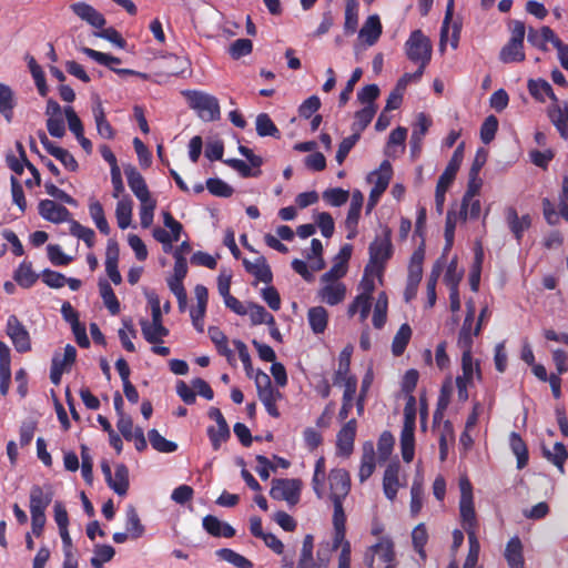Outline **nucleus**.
<instances>
[{"label": "nucleus", "instance_id": "1", "mask_svg": "<svg viewBox=\"0 0 568 568\" xmlns=\"http://www.w3.org/2000/svg\"><path fill=\"white\" fill-rule=\"evenodd\" d=\"M464 146L465 143L462 142L454 151L447 166L444 172L440 174L435 190V204L436 211L442 214L444 210L445 196L446 192L449 189L450 184L454 182L456 174L462 165L464 159Z\"/></svg>", "mask_w": 568, "mask_h": 568}, {"label": "nucleus", "instance_id": "2", "mask_svg": "<svg viewBox=\"0 0 568 568\" xmlns=\"http://www.w3.org/2000/svg\"><path fill=\"white\" fill-rule=\"evenodd\" d=\"M183 94L190 108L195 110L202 120L212 122L220 119L221 110L215 97L196 90H187Z\"/></svg>", "mask_w": 568, "mask_h": 568}, {"label": "nucleus", "instance_id": "3", "mask_svg": "<svg viewBox=\"0 0 568 568\" xmlns=\"http://www.w3.org/2000/svg\"><path fill=\"white\" fill-rule=\"evenodd\" d=\"M415 397L409 396L404 409V426L400 433L402 457L405 463H410L415 454Z\"/></svg>", "mask_w": 568, "mask_h": 568}, {"label": "nucleus", "instance_id": "4", "mask_svg": "<svg viewBox=\"0 0 568 568\" xmlns=\"http://www.w3.org/2000/svg\"><path fill=\"white\" fill-rule=\"evenodd\" d=\"M329 498L334 513H345L343 503L351 491V476L344 468H333L328 474Z\"/></svg>", "mask_w": 568, "mask_h": 568}, {"label": "nucleus", "instance_id": "5", "mask_svg": "<svg viewBox=\"0 0 568 568\" xmlns=\"http://www.w3.org/2000/svg\"><path fill=\"white\" fill-rule=\"evenodd\" d=\"M392 231L386 227L383 231L381 236H376V239L369 244L368 253H369V262L367 265H371L374 270H376V274L378 276L382 275L386 262L393 255V245H392Z\"/></svg>", "mask_w": 568, "mask_h": 568}, {"label": "nucleus", "instance_id": "6", "mask_svg": "<svg viewBox=\"0 0 568 568\" xmlns=\"http://www.w3.org/2000/svg\"><path fill=\"white\" fill-rule=\"evenodd\" d=\"M525 23L521 21H515L511 29V37L499 52V60L503 63L523 62L525 60Z\"/></svg>", "mask_w": 568, "mask_h": 568}, {"label": "nucleus", "instance_id": "7", "mask_svg": "<svg viewBox=\"0 0 568 568\" xmlns=\"http://www.w3.org/2000/svg\"><path fill=\"white\" fill-rule=\"evenodd\" d=\"M460 500L459 513L463 528L466 532L477 530V518L473 500V487L467 477L459 479Z\"/></svg>", "mask_w": 568, "mask_h": 568}, {"label": "nucleus", "instance_id": "8", "mask_svg": "<svg viewBox=\"0 0 568 568\" xmlns=\"http://www.w3.org/2000/svg\"><path fill=\"white\" fill-rule=\"evenodd\" d=\"M405 51L412 62L428 64L432 58V43L422 30H414L405 42Z\"/></svg>", "mask_w": 568, "mask_h": 568}, {"label": "nucleus", "instance_id": "9", "mask_svg": "<svg viewBox=\"0 0 568 568\" xmlns=\"http://www.w3.org/2000/svg\"><path fill=\"white\" fill-rule=\"evenodd\" d=\"M239 152L246 158L250 165L240 159H226L223 162L235 170L242 178H257L262 172L260 168L263 164V159L253 153V151L244 145L239 146Z\"/></svg>", "mask_w": 568, "mask_h": 568}, {"label": "nucleus", "instance_id": "10", "mask_svg": "<svg viewBox=\"0 0 568 568\" xmlns=\"http://www.w3.org/2000/svg\"><path fill=\"white\" fill-rule=\"evenodd\" d=\"M302 481L300 479L275 478L272 480L270 496L275 500H285L290 505L300 501Z\"/></svg>", "mask_w": 568, "mask_h": 568}, {"label": "nucleus", "instance_id": "11", "mask_svg": "<svg viewBox=\"0 0 568 568\" xmlns=\"http://www.w3.org/2000/svg\"><path fill=\"white\" fill-rule=\"evenodd\" d=\"M6 333L10 337L14 349L18 353H28L31 351L30 334L16 315H10L7 320Z\"/></svg>", "mask_w": 568, "mask_h": 568}, {"label": "nucleus", "instance_id": "12", "mask_svg": "<svg viewBox=\"0 0 568 568\" xmlns=\"http://www.w3.org/2000/svg\"><path fill=\"white\" fill-rule=\"evenodd\" d=\"M357 422L355 418L347 420L336 435V454L348 457L354 449Z\"/></svg>", "mask_w": 568, "mask_h": 568}, {"label": "nucleus", "instance_id": "13", "mask_svg": "<svg viewBox=\"0 0 568 568\" xmlns=\"http://www.w3.org/2000/svg\"><path fill=\"white\" fill-rule=\"evenodd\" d=\"M38 210L40 216L51 223H70V221L72 220L70 211L65 206L55 203L53 200H41L39 202Z\"/></svg>", "mask_w": 568, "mask_h": 568}, {"label": "nucleus", "instance_id": "14", "mask_svg": "<svg viewBox=\"0 0 568 568\" xmlns=\"http://www.w3.org/2000/svg\"><path fill=\"white\" fill-rule=\"evenodd\" d=\"M475 318V306L473 303L467 304V313L464 318L462 328L458 333L457 346L462 349V354H473V323Z\"/></svg>", "mask_w": 568, "mask_h": 568}, {"label": "nucleus", "instance_id": "15", "mask_svg": "<svg viewBox=\"0 0 568 568\" xmlns=\"http://www.w3.org/2000/svg\"><path fill=\"white\" fill-rule=\"evenodd\" d=\"M194 294L196 297V308L192 310L190 315L192 318V323L194 328L203 333L204 332V317L206 313V306L209 301V291L202 285L197 284L194 288Z\"/></svg>", "mask_w": 568, "mask_h": 568}, {"label": "nucleus", "instance_id": "16", "mask_svg": "<svg viewBox=\"0 0 568 568\" xmlns=\"http://www.w3.org/2000/svg\"><path fill=\"white\" fill-rule=\"evenodd\" d=\"M124 173L129 187L140 202H145L152 197L144 178L135 166L131 164L125 166Z\"/></svg>", "mask_w": 568, "mask_h": 568}, {"label": "nucleus", "instance_id": "17", "mask_svg": "<svg viewBox=\"0 0 568 568\" xmlns=\"http://www.w3.org/2000/svg\"><path fill=\"white\" fill-rule=\"evenodd\" d=\"M70 9L81 20L85 21L87 23H89L90 26H92L97 29H102L106 23V20L103 17V14L100 13L91 4H89L84 1H79V2L72 3L70 6Z\"/></svg>", "mask_w": 568, "mask_h": 568}, {"label": "nucleus", "instance_id": "18", "mask_svg": "<svg viewBox=\"0 0 568 568\" xmlns=\"http://www.w3.org/2000/svg\"><path fill=\"white\" fill-rule=\"evenodd\" d=\"M548 118L555 125L560 136L565 140L568 139V102L562 103L552 102L548 108Z\"/></svg>", "mask_w": 568, "mask_h": 568}, {"label": "nucleus", "instance_id": "19", "mask_svg": "<svg viewBox=\"0 0 568 568\" xmlns=\"http://www.w3.org/2000/svg\"><path fill=\"white\" fill-rule=\"evenodd\" d=\"M363 194L359 191H354L352 195L351 205L345 220V227L348 231L347 239L352 240L357 235V224L361 216L363 206Z\"/></svg>", "mask_w": 568, "mask_h": 568}, {"label": "nucleus", "instance_id": "20", "mask_svg": "<svg viewBox=\"0 0 568 568\" xmlns=\"http://www.w3.org/2000/svg\"><path fill=\"white\" fill-rule=\"evenodd\" d=\"M52 499L53 493L50 486L44 490L43 487L33 485L30 489V513L45 514Z\"/></svg>", "mask_w": 568, "mask_h": 568}, {"label": "nucleus", "instance_id": "21", "mask_svg": "<svg viewBox=\"0 0 568 568\" xmlns=\"http://www.w3.org/2000/svg\"><path fill=\"white\" fill-rule=\"evenodd\" d=\"M243 266L247 273L253 275L257 281L265 284H271L273 281L272 270L264 256H260L255 262H251L247 258L243 260Z\"/></svg>", "mask_w": 568, "mask_h": 568}, {"label": "nucleus", "instance_id": "22", "mask_svg": "<svg viewBox=\"0 0 568 568\" xmlns=\"http://www.w3.org/2000/svg\"><path fill=\"white\" fill-rule=\"evenodd\" d=\"M524 547L518 536L511 537L505 549V559L509 568H524L525 559L523 554Z\"/></svg>", "mask_w": 568, "mask_h": 568}, {"label": "nucleus", "instance_id": "23", "mask_svg": "<svg viewBox=\"0 0 568 568\" xmlns=\"http://www.w3.org/2000/svg\"><path fill=\"white\" fill-rule=\"evenodd\" d=\"M202 525L207 534L213 537L232 538L235 536V529L231 525L222 523L213 515H206L203 518Z\"/></svg>", "mask_w": 568, "mask_h": 568}, {"label": "nucleus", "instance_id": "24", "mask_svg": "<svg viewBox=\"0 0 568 568\" xmlns=\"http://www.w3.org/2000/svg\"><path fill=\"white\" fill-rule=\"evenodd\" d=\"M372 549L386 564L385 568H396L394 542L389 537H382L376 544L372 545Z\"/></svg>", "mask_w": 568, "mask_h": 568}, {"label": "nucleus", "instance_id": "25", "mask_svg": "<svg viewBox=\"0 0 568 568\" xmlns=\"http://www.w3.org/2000/svg\"><path fill=\"white\" fill-rule=\"evenodd\" d=\"M382 23L377 14L369 16L358 32V38L366 44L373 45L382 34Z\"/></svg>", "mask_w": 568, "mask_h": 568}, {"label": "nucleus", "instance_id": "26", "mask_svg": "<svg viewBox=\"0 0 568 568\" xmlns=\"http://www.w3.org/2000/svg\"><path fill=\"white\" fill-rule=\"evenodd\" d=\"M357 390V377L351 376L346 378L343 398H342V407L338 412V418L339 420H346L348 418V415L352 412L353 408V400L355 398Z\"/></svg>", "mask_w": 568, "mask_h": 568}, {"label": "nucleus", "instance_id": "27", "mask_svg": "<svg viewBox=\"0 0 568 568\" xmlns=\"http://www.w3.org/2000/svg\"><path fill=\"white\" fill-rule=\"evenodd\" d=\"M345 295L346 286L341 282L327 283L318 292L320 298L331 306L342 303L345 298Z\"/></svg>", "mask_w": 568, "mask_h": 568}, {"label": "nucleus", "instance_id": "28", "mask_svg": "<svg viewBox=\"0 0 568 568\" xmlns=\"http://www.w3.org/2000/svg\"><path fill=\"white\" fill-rule=\"evenodd\" d=\"M399 464L390 463L385 469L383 477V489L385 496L389 500H394L397 495L399 481H398Z\"/></svg>", "mask_w": 568, "mask_h": 568}, {"label": "nucleus", "instance_id": "29", "mask_svg": "<svg viewBox=\"0 0 568 568\" xmlns=\"http://www.w3.org/2000/svg\"><path fill=\"white\" fill-rule=\"evenodd\" d=\"M527 88L530 95L538 102H545L546 97H548L552 102L558 101L551 85L544 79L528 80Z\"/></svg>", "mask_w": 568, "mask_h": 568}, {"label": "nucleus", "instance_id": "30", "mask_svg": "<svg viewBox=\"0 0 568 568\" xmlns=\"http://www.w3.org/2000/svg\"><path fill=\"white\" fill-rule=\"evenodd\" d=\"M207 333L217 353L221 356L226 357L230 364H233L235 357L233 352L229 347L227 336L217 326H210Z\"/></svg>", "mask_w": 568, "mask_h": 568}, {"label": "nucleus", "instance_id": "31", "mask_svg": "<svg viewBox=\"0 0 568 568\" xmlns=\"http://www.w3.org/2000/svg\"><path fill=\"white\" fill-rule=\"evenodd\" d=\"M143 337L150 344H158L162 338L169 335V329L163 323H150L148 320L140 321Z\"/></svg>", "mask_w": 568, "mask_h": 568}, {"label": "nucleus", "instance_id": "32", "mask_svg": "<svg viewBox=\"0 0 568 568\" xmlns=\"http://www.w3.org/2000/svg\"><path fill=\"white\" fill-rule=\"evenodd\" d=\"M392 164L388 160H384L381 163L379 168L369 174L368 181L374 184V187L386 191L392 180Z\"/></svg>", "mask_w": 568, "mask_h": 568}, {"label": "nucleus", "instance_id": "33", "mask_svg": "<svg viewBox=\"0 0 568 568\" xmlns=\"http://www.w3.org/2000/svg\"><path fill=\"white\" fill-rule=\"evenodd\" d=\"M375 452L372 443L364 444L361 466L358 471L359 480H367L375 470Z\"/></svg>", "mask_w": 568, "mask_h": 568}, {"label": "nucleus", "instance_id": "34", "mask_svg": "<svg viewBox=\"0 0 568 568\" xmlns=\"http://www.w3.org/2000/svg\"><path fill=\"white\" fill-rule=\"evenodd\" d=\"M93 115L99 135L105 140H113L115 138V130L105 116L102 103L99 101L97 106L93 108Z\"/></svg>", "mask_w": 568, "mask_h": 568}, {"label": "nucleus", "instance_id": "35", "mask_svg": "<svg viewBox=\"0 0 568 568\" xmlns=\"http://www.w3.org/2000/svg\"><path fill=\"white\" fill-rule=\"evenodd\" d=\"M509 445L514 455L517 457V468L523 469L527 466L529 454L528 448L521 436L513 432L509 436Z\"/></svg>", "mask_w": 568, "mask_h": 568}, {"label": "nucleus", "instance_id": "36", "mask_svg": "<svg viewBox=\"0 0 568 568\" xmlns=\"http://www.w3.org/2000/svg\"><path fill=\"white\" fill-rule=\"evenodd\" d=\"M307 320L311 329L315 334H322L327 327L328 313L323 306H314L308 310Z\"/></svg>", "mask_w": 568, "mask_h": 568}, {"label": "nucleus", "instance_id": "37", "mask_svg": "<svg viewBox=\"0 0 568 568\" xmlns=\"http://www.w3.org/2000/svg\"><path fill=\"white\" fill-rule=\"evenodd\" d=\"M425 258L424 246L416 248L409 260L407 281L420 283L423 276V263Z\"/></svg>", "mask_w": 568, "mask_h": 568}, {"label": "nucleus", "instance_id": "38", "mask_svg": "<svg viewBox=\"0 0 568 568\" xmlns=\"http://www.w3.org/2000/svg\"><path fill=\"white\" fill-rule=\"evenodd\" d=\"M100 295L103 303L111 315H118L121 311L120 302L111 287L110 283L105 280L99 282Z\"/></svg>", "mask_w": 568, "mask_h": 568}, {"label": "nucleus", "instance_id": "39", "mask_svg": "<svg viewBox=\"0 0 568 568\" xmlns=\"http://www.w3.org/2000/svg\"><path fill=\"white\" fill-rule=\"evenodd\" d=\"M119 496H124L129 489V469L124 464L115 466V473L109 486Z\"/></svg>", "mask_w": 568, "mask_h": 568}, {"label": "nucleus", "instance_id": "40", "mask_svg": "<svg viewBox=\"0 0 568 568\" xmlns=\"http://www.w3.org/2000/svg\"><path fill=\"white\" fill-rule=\"evenodd\" d=\"M377 111L376 105H365L363 109L355 112V121L352 124V131L354 133L362 132L369 125Z\"/></svg>", "mask_w": 568, "mask_h": 568}, {"label": "nucleus", "instance_id": "41", "mask_svg": "<svg viewBox=\"0 0 568 568\" xmlns=\"http://www.w3.org/2000/svg\"><path fill=\"white\" fill-rule=\"evenodd\" d=\"M125 530L130 534V538L132 539L142 537L145 531L139 514L133 506L128 507L125 513Z\"/></svg>", "mask_w": 568, "mask_h": 568}, {"label": "nucleus", "instance_id": "42", "mask_svg": "<svg viewBox=\"0 0 568 568\" xmlns=\"http://www.w3.org/2000/svg\"><path fill=\"white\" fill-rule=\"evenodd\" d=\"M372 296L358 294L354 301L348 305L347 314L349 317H353L357 312H359V318L362 322L366 321L371 313L372 308Z\"/></svg>", "mask_w": 568, "mask_h": 568}, {"label": "nucleus", "instance_id": "43", "mask_svg": "<svg viewBox=\"0 0 568 568\" xmlns=\"http://www.w3.org/2000/svg\"><path fill=\"white\" fill-rule=\"evenodd\" d=\"M38 275L32 270L31 262L23 261L14 271V281L24 288L31 287L38 280Z\"/></svg>", "mask_w": 568, "mask_h": 568}, {"label": "nucleus", "instance_id": "44", "mask_svg": "<svg viewBox=\"0 0 568 568\" xmlns=\"http://www.w3.org/2000/svg\"><path fill=\"white\" fill-rule=\"evenodd\" d=\"M14 105L12 89L7 84L0 83V113L8 122L13 118Z\"/></svg>", "mask_w": 568, "mask_h": 568}, {"label": "nucleus", "instance_id": "45", "mask_svg": "<svg viewBox=\"0 0 568 568\" xmlns=\"http://www.w3.org/2000/svg\"><path fill=\"white\" fill-rule=\"evenodd\" d=\"M412 337V328L407 323H404L398 328L392 343V353L394 356H400L404 354Z\"/></svg>", "mask_w": 568, "mask_h": 568}, {"label": "nucleus", "instance_id": "46", "mask_svg": "<svg viewBox=\"0 0 568 568\" xmlns=\"http://www.w3.org/2000/svg\"><path fill=\"white\" fill-rule=\"evenodd\" d=\"M387 310H388V297L385 292H381L378 294L377 301L375 303L374 313H373V326L376 329H382L387 320Z\"/></svg>", "mask_w": 568, "mask_h": 568}, {"label": "nucleus", "instance_id": "47", "mask_svg": "<svg viewBox=\"0 0 568 568\" xmlns=\"http://www.w3.org/2000/svg\"><path fill=\"white\" fill-rule=\"evenodd\" d=\"M544 456L554 464L558 470L564 474L565 473V463L568 458V453L566 449V446L562 443H556L554 445L552 452L547 449L546 447L542 448Z\"/></svg>", "mask_w": 568, "mask_h": 568}, {"label": "nucleus", "instance_id": "48", "mask_svg": "<svg viewBox=\"0 0 568 568\" xmlns=\"http://www.w3.org/2000/svg\"><path fill=\"white\" fill-rule=\"evenodd\" d=\"M89 213L97 229L104 235H109L110 226L105 219L102 204L97 200H91L89 204Z\"/></svg>", "mask_w": 568, "mask_h": 568}, {"label": "nucleus", "instance_id": "49", "mask_svg": "<svg viewBox=\"0 0 568 568\" xmlns=\"http://www.w3.org/2000/svg\"><path fill=\"white\" fill-rule=\"evenodd\" d=\"M28 60V67L30 70V73L34 80L36 87L38 89V92L41 97H47L49 89L47 85L44 72L42 68L38 64L37 60L32 55L27 57Z\"/></svg>", "mask_w": 568, "mask_h": 568}, {"label": "nucleus", "instance_id": "50", "mask_svg": "<svg viewBox=\"0 0 568 568\" xmlns=\"http://www.w3.org/2000/svg\"><path fill=\"white\" fill-rule=\"evenodd\" d=\"M428 541V531L425 524H418L412 531V542L415 551L419 555L422 560H426L425 546Z\"/></svg>", "mask_w": 568, "mask_h": 568}, {"label": "nucleus", "instance_id": "51", "mask_svg": "<svg viewBox=\"0 0 568 568\" xmlns=\"http://www.w3.org/2000/svg\"><path fill=\"white\" fill-rule=\"evenodd\" d=\"M81 51L97 63L109 68L111 71L116 69L114 65L121 63V59L109 53L97 51L94 49L83 47Z\"/></svg>", "mask_w": 568, "mask_h": 568}, {"label": "nucleus", "instance_id": "52", "mask_svg": "<svg viewBox=\"0 0 568 568\" xmlns=\"http://www.w3.org/2000/svg\"><path fill=\"white\" fill-rule=\"evenodd\" d=\"M70 234L82 240L89 248H92L95 244L94 231L75 220L70 221Z\"/></svg>", "mask_w": 568, "mask_h": 568}, {"label": "nucleus", "instance_id": "53", "mask_svg": "<svg viewBox=\"0 0 568 568\" xmlns=\"http://www.w3.org/2000/svg\"><path fill=\"white\" fill-rule=\"evenodd\" d=\"M346 515L345 513H333V525H334V536H333V549H338L343 547L346 535Z\"/></svg>", "mask_w": 568, "mask_h": 568}, {"label": "nucleus", "instance_id": "54", "mask_svg": "<svg viewBox=\"0 0 568 568\" xmlns=\"http://www.w3.org/2000/svg\"><path fill=\"white\" fill-rule=\"evenodd\" d=\"M256 132L260 136H272L280 139L281 133L267 113L256 116Z\"/></svg>", "mask_w": 568, "mask_h": 568}, {"label": "nucleus", "instance_id": "55", "mask_svg": "<svg viewBox=\"0 0 568 568\" xmlns=\"http://www.w3.org/2000/svg\"><path fill=\"white\" fill-rule=\"evenodd\" d=\"M149 442L153 449L160 453H173L178 449V444L164 438L155 428L148 433Z\"/></svg>", "mask_w": 568, "mask_h": 568}, {"label": "nucleus", "instance_id": "56", "mask_svg": "<svg viewBox=\"0 0 568 568\" xmlns=\"http://www.w3.org/2000/svg\"><path fill=\"white\" fill-rule=\"evenodd\" d=\"M358 2L357 0H347L345 8V22L344 31L345 34H353L357 30L358 26Z\"/></svg>", "mask_w": 568, "mask_h": 568}, {"label": "nucleus", "instance_id": "57", "mask_svg": "<svg viewBox=\"0 0 568 568\" xmlns=\"http://www.w3.org/2000/svg\"><path fill=\"white\" fill-rule=\"evenodd\" d=\"M115 216L121 230L129 227L132 220V201L130 199H122L116 203Z\"/></svg>", "mask_w": 568, "mask_h": 568}, {"label": "nucleus", "instance_id": "58", "mask_svg": "<svg viewBox=\"0 0 568 568\" xmlns=\"http://www.w3.org/2000/svg\"><path fill=\"white\" fill-rule=\"evenodd\" d=\"M216 555L236 568H253V562L251 560L234 551L233 549L222 548L216 551Z\"/></svg>", "mask_w": 568, "mask_h": 568}, {"label": "nucleus", "instance_id": "59", "mask_svg": "<svg viewBox=\"0 0 568 568\" xmlns=\"http://www.w3.org/2000/svg\"><path fill=\"white\" fill-rule=\"evenodd\" d=\"M480 186H481V180L479 178H475V179L469 178L468 187L463 196L460 210L458 213L459 217L463 221L467 220L468 203H469V201H471L473 197H475L478 194Z\"/></svg>", "mask_w": 568, "mask_h": 568}, {"label": "nucleus", "instance_id": "60", "mask_svg": "<svg viewBox=\"0 0 568 568\" xmlns=\"http://www.w3.org/2000/svg\"><path fill=\"white\" fill-rule=\"evenodd\" d=\"M115 550L110 545L98 544L94 546V556L91 558V566L93 568H103L104 562L112 560Z\"/></svg>", "mask_w": 568, "mask_h": 568}, {"label": "nucleus", "instance_id": "61", "mask_svg": "<svg viewBox=\"0 0 568 568\" xmlns=\"http://www.w3.org/2000/svg\"><path fill=\"white\" fill-rule=\"evenodd\" d=\"M213 450H219L221 445L229 440L231 433L229 426H209L206 429Z\"/></svg>", "mask_w": 568, "mask_h": 568}, {"label": "nucleus", "instance_id": "62", "mask_svg": "<svg viewBox=\"0 0 568 568\" xmlns=\"http://www.w3.org/2000/svg\"><path fill=\"white\" fill-rule=\"evenodd\" d=\"M206 189L212 195L220 197H230L234 192L231 185L219 178H210L206 181Z\"/></svg>", "mask_w": 568, "mask_h": 568}, {"label": "nucleus", "instance_id": "63", "mask_svg": "<svg viewBox=\"0 0 568 568\" xmlns=\"http://www.w3.org/2000/svg\"><path fill=\"white\" fill-rule=\"evenodd\" d=\"M424 489L419 481H414L410 488V515L416 517L423 508Z\"/></svg>", "mask_w": 568, "mask_h": 568}, {"label": "nucleus", "instance_id": "64", "mask_svg": "<svg viewBox=\"0 0 568 568\" xmlns=\"http://www.w3.org/2000/svg\"><path fill=\"white\" fill-rule=\"evenodd\" d=\"M359 133H352L349 136L344 138L337 149L335 160L338 164H343L345 159L347 158L351 150L355 146V144L359 141Z\"/></svg>", "mask_w": 568, "mask_h": 568}]
</instances>
